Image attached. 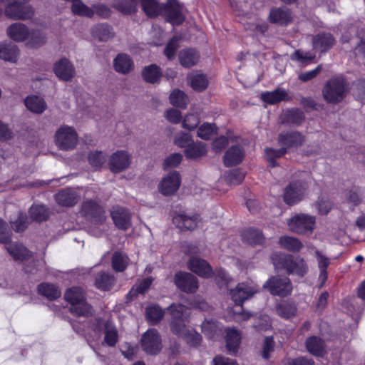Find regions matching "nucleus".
Masks as SVG:
<instances>
[{"mask_svg":"<svg viewBox=\"0 0 365 365\" xmlns=\"http://www.w3.org/2000/svg\"><path fill=\"white\" fill-rule=\"evenodd\" d=\"M272 259L276 269H283L289 275H297L302 278L308 273V264L300 257L274 254L272 255Z\"/></svg>","mask_w":365,"mask_h":365,"instance_id":"1","label":"nucleus"},{"mask_svg":"<svg viewBox=\"0 0 365 365\" xmlns=\"http://www.w3.org/2000/svg\"><path fill=\"white\" fill-rule=\"evenodd\" d=\"M64 298L71 304V312L76 316L88 317L93 314V308L87 303L85 292L81 287L68 289Z\"/></svg>","mask_w":365,"mask_h":365,"instance_id":"2","label":"nucleus"},{"mask_svg":"<svg viewBox=\"0 0 365 365\" xmlns=\"http://www.w3.org/2000/svg\"><path fill=\"white\" fill-rule=\"evenodd\" d=\"M349 90V83L344 77L334 76L326 82L322 89V96L327 103L336 104L343 101Z\"/></svg>","mask_w":365,"mask_h":365,"instance_id":"3","label":"nucleus"},{"mask_svg":"<svg viewBox=\"0 0 365 365\" xmlns=\"http://www.w3.org/2000/svg\"><path fill=\"white\" fill-rule=\"evenodd\" d=\"M304 136L299 132L282 133L278 138V142L282 148L274 149L267 148L264 149V154L267 160L280 158L287 152V148L299 146L304 142Z\"/></svg>","mask_w":365,"mask_h":365,"instance_id":"4","label":"nucleus"},{"mask_svg":"<svg viewBox=\"0 0 365 365\" xmlns=\"http://www.w3.org/2000/svg\"><path fill=\"white\" fill-rule=\"evenodd\" d=\"M54 143L61 150H74L78 143V134L76 130L68 125H62L54 133Z\"/></svg>","mask_w":365,"mask_h":365,"instance_id":"5","label":"nucleus"},{"mask_svg":"<svg viewBox=\"0 0 365 365\" xmlns=\"http://www.w3.org/2000/svg\"><path fill=\"white\" fill-rule=\"evenodd\" d=\"M168 309L171 314L170 329L172 332L182 338L189 331L185 323L187 322L189 314L188 309L182 304H171Z\"/></svg>","mask_w":365,"mask_h":365,"instance_id":"6","label":"nucleus"},{"mask_svg":"<svg viewBox=\"0 0 365 365\" xmlns=\"http://www.w3.org/2000/svg\"><path fill=\"white\" fill-rule=\"evenodd\" d=\"M271 294L285 297L291 294L293 286L291 280L284 276H272L263 284Z\"/></svg>","mask_w":365,"mask_h":365,"instance_id":"7","label":"nucleus"},{"mask_svg":"<svg viewBox=\"0 0 365 365\" xmlns=\"http://www.w3.org/2000/svg\"><path fill=\"white\" fill-rule=\"evenodd\" d=\"M93 329L100 336L104 334V343L110 347L115 346L118 341V333L116 327L109 320L101 318L95 319L92 324Z\"/></svg>","mask_w":365,"mask_h":365,"instance_id":"8","label":"nucleus"},{"mask_svg":"<svg viewBox=\"0 0 365 365\" xmlns=\"http://www.w3.org/2000/svg\"><path fill=\"white\" fill-rule=\"evenodd\" d=\"M30 0H14L5 9V14L13 19L26 20L31 19L34 15V9L25 4Z\"/></svg>","mask_w":365,"mask_h":365,"instance_id":"9","label":"nucleus"},{"mask_svg":"<svg viewBox=\"0 0 365 365\" xmlns=\"http://www.w3.org/2000/svg\"><path fill=\"white\" fill-rule=\"evenodd\" d=\"M315 218L313 216L299 214L288 222L289 229L297 234L311 233L314 230Z\"/></svg>","mask_w":365,"mask_h":365,"instance_id":"10","label":"nucleus"},{"mask_svg":"<svg viewBox=\"0 0 365 365\" xmlns=\"http://www.w3.org/2000/svg\"><path fill=\"white\" fill-rule=\"evenodd\" d=\"M257 292L258 288L255 284L245 282L239 283L235 288L231 289L230 295L235 304L241 306L245 300L249 299Z\"/></svg>","mask_w":365,"mask_h":365,"instance_id":"11","label":"nucleus"},{"mask_svg":"<svg viewBox=\"0 0 365 365\" xmlns=\"http://www.w3.org/2000/svg\"><path fill=\"white\" fill-rule=\"evenodd\" d=\"M163 12L167 21L173 25H180L185 20V9L176 0H168Z\"/></svg>","mask_w":365,"mask_h":365,"instance_id":"12","label":"nucleus"},{"mask_svg":"<svg viewBox=\"0 0 365 365\" xmlns=\"http://www.w3.org/2000/svg\"><path fill=\"white\" fill-rule=\"evenodd\" d=\"M81 212L95 223H103L106 220L103 207L94 200H85L81 206Z\"/></svg>","mask_w":365,"mask_h":365,"instance_id":"13","label":"nucleus"},{"mask_svg":"<svg viewBox=\"0 0 365 365\" xmlns=\"http://www.w3.org/2000/svg\"><path fill=\"white\" fill-rule=\"evenodd\" d=\"M141 346L147 354H157L162 349L161 339L158 331L150 329L145 332L141 338Z\"/></svg>","mask_w":365,"mask_h":365,"instance_id":"14","label":"nucleus"},{"mask_svg":"<svg viewBox=\"0 0 365 365\" xmlns=\"http://www.w3.org/2000/svg\"><path fill=\"white\" fill-rule=\"evenodd\" d=\"M175 285L182 291L187 293H194L198 288L197 279L187 272H177L174 277Z\"/></svg>","mask_w":365,"mask_h":365,"instance_id":"15","label":"nucleus"},{"mask_svg":"<svg viewBox=\"0 0 365 365\" xmlns=\"http://www.w3.org/2000/svg\"><path fill=\"white\" fill-rule=\"evenodd\" d=\"M306 189L305 184L300 181L291 182L285 188L283 195L284 201L289 205L298 202L302 199Z\"/></svg>","mask_w":365,"mask_h":365,"instance_id":"16","label":"nucleus"},{"mask_svg":"<svg viewBox=\"0 0 365 365\" xmlns=\"http://www.w3.org/2000/svg\"><path fill=\"white\" fill-rule=\"evenodd\" d=\"M53 70L56 76L64 81H71L76 73L73 65L66 58L57 61L53 65Z\"/></svg>","mask_w":365,"mask_h":365,"instance_id":"17","label":"nucleus"},{"mask_svg":"<svg viewBox=\"0 0 365 365\" xmlns=\"http://www.w3.org/2000/svg\"><path fill=\"white\" fill-rule=\"evenodd\" d=\"M110 215L118 229L126 230L131 226V215L127 209L119 206L113 207Z\"/></svg>","mask_w":365,"mask_h":365,"instance_id":"18","label":"nucleus"},{"mask_svg":"<svg viewBox=\"0 0 365 365\" xmlns=\"http://www.w3.org/2000/svg\"><path fill=\"white\" fill-rule=\"evenodd\" d=\"M180 185V174L174 171L163 179L160 185V190L164 195H170L178 190Z\"/></svg>","mask_w":365,"mask_h":365,"instance_id":"19","label":"nucleus"},{"mask_svg":"<svg viewBox=\"0 0 365 365\" xmlns=\"http://www.w3.org/2000/svg\"><path fill=\"white\" fill-rule=\"evenodd\" d=\"M6 34L14 41L23 42L29 38L30 30L24 24L14 23L7 28Z\"/></svg>","mask_w":365,"mask_h":365,"instance_id":"20","label":"nucleus"},{"mask_svg":"<svg viewBox=\"0 0 365 365\" xmlns=\"http://www.w3.org/2000/svg\"><path fill=\"white\" fill-rule=\"evenodd\" d=\"M188 267L200 277L208 278L212 275V268L205 259L192 257L188 262Z\"/></svg>","mask_w":365,"mask_h":365,"instance_id":"21","label":"nucleus"},{"mask_svg":"<svg viewBox=\"0 0 365 365\" xmlns=\"http://www.w3.org/2000/svg\"><path fill=\"white\" fill-rule=\"evenodd\" d=\"M113 66L117 73L128 74L133 70L134 63L128 54L119 53L113 59Z\"/></svg>","mask_w":365,"mask_h":365,"instance_id":"22","label":"nucleus"},{"mask_svg":"<svg viewBox=\"0 0 365 365\" xmlns=\"http://www.w3.org/2000/svg\"><path fill=\"white\" fill-rule=\"evenodd\" d=\"M334 43L335 38L329 33H319L312 38L313 48L321 52L329 50Z\"/></svg>","mask_w":365,"mask_h":365,"instance_id":"23","label":"nucleus"},{"mask_svg":"<svg viewBox=\"0 0 365 365\" xmlns=\"http://www.w3.org/2000/svg\"><path fill=\"white\" fill-rule=\"evenodd\" d=\"M19 56L18 46L7 41L0 42V58L8 62L16 63Z\"/></svg>","mask_w":365,"mask_h":365,"instance_id":"24","label":"nucleus"},{"mask_svg":"<svg viewBox=\"0 0 365 365\" xmlns=\"http://www.w3.org/2000/svg\"><path fill=\"white\" fill-rule=\"evenodd\" d=\"M173 223L180 230H192L196 228L198 215H187L185 213L176 215L173 219Z\"/></svg>","mask_w":365,"mask_h":365,"instance_id":"25","label":"nucleus"},{"mask_svg":"<svg viewBox=\"0 0 365 365\" xmlns=\"http://www.w3.org/2000/svg\"><path fill=\"white\" fill-rule=\"evenodd\" d=\"M55 199L59 205L72 207L78 202V195L71 189H63L56 195Z\"/></svg>","mask_w":365,"mask_h":365,"instance_id":"26","label":"nucleus"},{"mask_svg":"<svg viewBox=\"0 0 365 365\" xmlns=\"http://www.w3.org/2000/svg\"><path fill=\"white\" fill-rule=\"evenodd\" d=\"M269 18L271 22L280 25H286L292 19V14L287 8L272 9Z\"/></svg>","mask_w":365,"mask_h":365,"instance_id":"27","label":"nucleus"},{"mask_svg":"<svg viewBox=\"0 0 365 365\" xmlns=\"http://www.w3.org/2000/svg\"><path fill=\"white\" fill-rule=\"evenodd\" d=\"M24 103L28 110L36 114L43 113L47 105L43 98L37 96H30L26 98Z\"/></svg>","mask_w":365,"mask_h":365,"instance_id":"28","label":"nucleus"},{"mask_svg":"<svg viewBox=\"0 0 365 365\" xmlns=\"http://www.w3.org/2000/svg\"><path fill=\"white\" fill-rule=\"evenodd\" d=\"M319 269V280L321 282L319 287H322L327 279V269L330 264V259L318 250L314 251Z\"/></svg>","mask_w":365,"mask_h":365,"instance_id":"29","label":"nucleus"},{"mask_svg":"<svg viewBox=\"0 0 365 365\" xmlns=\"http://www.w3.org/2000/svg\"><path fill=\"white\" fill-rule=\"evenodd\" d=\"M200 58L199 53L192 48H185L179 53L180 64L185 68H190L195 65Z\"/></svg>","mask_w":365,"mask_h":365,"instance_id":"30","label":"nucleus"},{"mask_svg":"<svg viewBox=\"0 0 365 365\" xmlns=\"http://www.w3.org/2000/svg\"><path fill=\"white\" fill-rule=\"evenodd\" d=\"M226 335V347L230 354H235L237 352L241 340L240 332L235 329H227Z\"/></svg>","mask_w":365,"mask_h":365,"instance_id":"31","label":"nucleus"},{"mask_svg":"<svg viewBox=\"0 0 365 365\" xmlns=\"http://www.w3.org/2000/svg\"><path fill=\"white\" fill-rule=\"evenodd\" d=\"M6 248L15 260L24 261L31 257L30 251L22 245L10 242L6 245Z\"/></svg>","mask_w":365,"mask_h":365,"instance_id":"32","label":"nucleus"},{"mask_svg":"<svg viewBox=\"0 0 365 365\" xmlns=\"http://www.w3.org/2000/svg\"><path fill=\"white\" fill-rule=\"evenodd\" d=\"M92 36L100 41H107L114 36V32L111 26L108 24H101L92 28Z\"/></svg>","mask_w":365,"mask_h":365,"instance_id":"33","label":"nucleus"},{"mask_svg":"<svg viewBox=\"0 0 365 365\" xmlns=\"http://www.w3.org/2000/svg\"><path fill=\"white\" fill-rule=\"evenodd\" d=\"M115 277L108 272H100L96 274L95 279L96 287L101 290H110L115 284Z\"/></svg>","mask_w":365,"mask_h":365,"instance_id":"34","label":"nucleus"},{"mask_svg":"<svg viewBox=\"0 0 365 365\" xmlns=\"http://www.w3.org/2000/svg\"><path fill=\"white\" fill-rule=\"evenodd\" d=\"M261 98L267 103L275 104L287 100L288 98V94L285 90L277 88L273 91L262 93L261 94Z\"/></svg>","mask_w":365,"mask_h":365,"instance_id":"35","label":"nucleus"},{"mask_svg":"<svg viewBox=\"0 0 365 365\" xmlns=\"http://www.w3.org/2000/svg\"><path fill=\"white\" fill-rule=\"evenodd\" d=\"M306 347L310 354L320 356L324 351V341L318 336H311L306 340Z\"/></svg>","mask_w":365,"mask_h":365,"instance_id":"36","label":"nucleus"},{"mask_svg":"<svg viewBox=\"0 0 365 365\" xmlns=\"http://www.w3.org/2000/svg\"><path fill=\"white\" fill-rule=\"evenodd\" d=\"M190 85L196 91H202L208 86V79L202 73H192L187 76Z\"/></svg>","mask_w":365,"mask_h":365,"instance_id":"37","label":"nucleus"},{"mask_svg":"<svg viewBox=\"0 0 365 365\" xmlns=\"http://www.w3.org/2000/svg\"><path fill=\"white\" fill-rule=\"evenodd\" d=\"M38 293L49 300H55L61 297L59 288L53 284L41 283L38 286Z\"/></svg>","mask_w":365,"mask_h":365,"instance_id":"38","label":"nucleus"},{"mask_svg":"<svg viewBox=\"0 0 365 365\" xmlns=\"http://www.w3.org/2000/svg\"><path fill=\"white\" fill-rule=\"evenodd\" d=\"M279 243L281 247L292 252H299L303 247V244L299 239L290 236L281 237Z\"/></svg>","mask_w":365,"mask_h":365,"instance_id":"39","label":"nucleus"},{"mask_svg":"<svg viewBox=\"0 0 365 365\" xmlns=\"http://www.w3.org/2000/svg\"><path fill=\"white\" fill-rule=\"evenodd\" d=\"M129 263V258L125 253L115 252L111 259L112 268L117 272H123Z\"/></svg>","mask_w":365,"mask_h":365,"instance_id":"40","label":"nucleus"},{"mask_svg":"<svg viewBox=\"0 0 365 365\" xmlns=\"http://www.w3.org/2000/svg\"><path fill=\"white\" fill-rule=\"evenodd\" d=\"M242 240L250 245H261L264 240V235L259 230L249 228L242 234Z\"/></svg>","mask_w":365,"mask_h":365,"instance_id":"41","label":"nucleus"},{"mask_svg":"<svg viewBox=\"0 0 365 365\" xmlns=\"http://www.w3.org/2000/svg\"><path fill=\"white\" fill-rule=\"evenodd\" d=\"M207 152L206 145L202 142L191 143L185 149V155L188 158H199L204 157Z\"/></svg>","mask_w":365,"mask_h":365,"instance_id":"42","label":"nucleus"},{"mask_svg":"<svg viewBox=\"0 0 365 365\" xmlns=\"http://www.w3.org/2000/svg\"><path fill=\"white\" fill-rule=\"evenodd\" d=\"M283 123L299 125L304 120V113L298 109H291L284 111L282 115Z\"/></svg>","mask_w":365,"mask_h":365,"instance_id":"43","label":"nucleus"},{"mask_svg":"<svg viewBox=\"0 0 365 365\" xmlns=\"http://www.w3.org/2000/svg\"><path fill=\"white\" fill-rule=\"evenodd\" d=\"M142 76L146 82L155 83L161 76L160 68L155 64L145 66L142 71Z\"/></svg>","mask_w":365,"mask_h":365,"instance_id":"44","label":"nucleus"},{"mask_svg":"<svg viewBox=\"0 0 365 365\" xmlns=\"http://www.w3.org/2000/svg\"><path fill=\"white\" fill-rule=\"evenodd\" d=\"M29 215L33 220L38 222L46 221L49 217V211L43 205H34L29 209Z\"/></svg>","mask_w":365,"mask_h":365,"instance_id":"45","label":"nucleus"},{"mask_svg":"<svg viewBox=\"0 0 365 365\" xmlns=\"http://www.w3.org/2000/svg\"><path fill=\"white\" fill-rule=\"evenodd\" d=\"M170 103L180 108L184 109L187 107L189 99L187 95L179 89H175L170 95Z\"/></svg>","mask_w":365,"mask_h":365,"instance_id":"46","label":"nucleus"},{"mask_svg":"<svg viewBox=\"0 0 365 365\" xmlns=\"http://www.w3.org/2000/svg\"><path fill=\"white\" fill-rule=\"evenodd\" d=\"M245 176V172L240 168H232L225 173V180L229 185L240 184Z\"/></svg>","mask_w":365,"mask_h":365,"instance_id":"47","label":"nucleus"},{"mask_svg":"<svg viewBox=\"0 0 365 365\" xmlns=\"http://www.w3.org/2000/svg\"><path fill=\"white\" fill-rule=\"evenodd\" d=\"M139 0H122L113 3V6L125 14H130L136 11Z\"/></svg>","mask_w":365,"mask_h":365,"instance_id":"48","label":"nucleus"},{"mask_svg":"<svg viewBox=\"0 0 365 365\" xmlns=\"http://www.w3.org/2000/svg\"><path fill=\"white\" fill-rule=\"evenodd\" d=\"M146 316L149 323L155 325L163 319L164 311L159 305H152L146 308Z\"/></svg>","mask_w":365,"mask_h":365,"instance_id":"49","label":"nucleus"},{"mask_svg":"<svg viewBox=\"0 0 365 365\" xmlns=\"http://www.w3.org/2000/svg\"><path fill=\"white\" fill-rule=\"evenodd\" d=\"M297 309L294 304L282 303L277 307V314L284 319H289L296 315Z\"/></svg>","mask_w":365,"mask_h":365,"instance_id":"50","label":"nucleus"},{"mask_svg":"<svg viewBox=\"0 0 365 365\" xmlns=\"http://www.w3.org/2000/svg\"><path fill=\"white\" fill-rule=\"evenodd\" d=\"M141 5L144 12L150 17L156 16L162 10L155 0H141Z\"/></svg>","mask_w":365,"mask_h":365,"instance_id":"51","label":"nucleus"},{"mask_svg":"<svg viewBox=\"0 0 365 365\" xmlns=\"http://www.w3.org/2000/svg\"><path fill=\"white\" fill-rule=\"evenodd\" d=\"M28 43L31 46H41L46 41V34L41 30L30 31V35L27 39Z\"/></svg>","mask_w":365,"mask_h":365,"instance_id":"52","label":"nucleus"},{"mask_svg":"<svg viewBox=\"0 0 365 365\" xmlns=\"http://www.w3.org/2000/svg\"><path fill=\"white\" fill-rule=\"evenodd\" d=\"M217 131L215 124L204 123L197 130V136L203 140L210 139Z\"/></svg>","mask_w":365,"mask_h":365,"instance_id":"53","label":"nucleus"},{"mask_svg":"<svg viewBox=\"0 0 365 365\" xmlns=\"http://www.w3.org/2000/svg\"><path fill=\"white\" fill-rule=\"evenodd\" d=\"M315 57V55L309 51H302L301 50L295 51L291 55V59L297 61L299 64H307L312 61Z\"/></svg>","mask_w":365,"mask_h":365,"instance_id":"54","label":"nucleus"},{"mask_svg":"<svg viewBox=\"0 0 365 365\" xmlns=\"http://www.w3.org/2000/svg\"><path fill=\"white\" fill-rule=\"evenodd\" d=\"M245 29L250 30L256 34H263L267 30V24L264 21L256 20L243 23Z\"/></svg>","mask_w":365,"mask_h":365,"instance_id":"55","label":"nucleus"},{"mask_svg":"<svg viewBox=\"0 0 365 365\" xmlns=\"http://www.w3.org/2000/svg\"><path fill=\"white\" fill-rule=\"evenodd\" d=\"M29 222L27 216L25 214L20 213L17 220L11 222V227L15 232H21L27 228Z\"/></svg>","mask_w":365,"mask_h":365,"instance_id":"56","label":"nucleus"},{"mask_svg":"<svg viewBox=\"0 0 365 365\" xmlns=\"http://www.w3.org/2000/svg\"><path fill=\"white\" fill-rule=\"evenodd\" d=\"M244 157V149L240 145H234L227 151L224 160H242Z\"/></svg>","mask_w":365,"mask_h":365,"instance_id":"57","label":"nucleus"},{"mask_svg":"<svg viewBox=\"0 0 365 365\" xmlns=\"http://www.w3.org/2000/svg\"><path fill=\"white\" fill-rule=\"evenodd\" d=\"M200 123L199 116L195 113H188L184 118L182 125L184 128L192 130L197 128Z\"/></svg>","mask_w":365,"mask_h":365,"instance_id":"58","label":"nucleus"},{"mask_svg":"<svg viewBox=\"0 0 365 365\" xmlns=\"http://www.w3.org/2000/svg\"><path fill=\"white\" fill-rule=\"evenodd\" d=\"M182 339L192 346H198L202 340L200 334L193 330H189Z\"/></svg>","mask_w":365,"mask_h":365,"instance_id":"59","label":"nucleus"},{"mask_svg":"<svg viewBox=\"0 0 365 365\" xmlns=\"http://www.w3.org/2000/svg\"><path fill=\"white\" fill-rule=\"evenodd\" d=\"M274 349V341L272 336H266L264 340L262 356L264 359H268L270 353Z\"/></svg>","mask_w":365,"mask_h":365,"instance_id":"60","label":"nucleus"},{"mask_svg":"<svg viewBox=\"0 0 365 365\" xmlns=\"http://www.w3.org/2000/svg\"><path fill=\"white\" fill-rule=\"evenodd\" d=\"M138 348L133 346L128 343H124L120 348L121 354L128 360H133L137 353Z\"/></svg>","mask_w":365,"mask_h":365,"instance_id":"61","label":"nucleus"},{"mask_svg":"<svg viewBox=\"0 0 365 365\" xmlns=\"http://www.w3.org/2000/svg\"><path fill=\"white\" fill-rule=\"evenodd\" d=\"M192 142L191 135L188 133H180L175 139V144L180 148H187Z\"/></svg>","mask_w":365,"mask_h":365,"instance_id":"62","label":"nucleus"},{"mask_svg":"<svg viewBox=\"0 0 365 365\" xmlns=\"http://www.w3.org/2000/svg\"><path fill=\"white\" fill-rule=\"evenodd\" d=\"M11 241V232L7 224L0 219V242L7 244Z\"/></svg>","mask_w":365,"mask_h":365,"instance_id":"63","label":"nucleus"},{"mask_svg":"<svg viewBox=\"0 0 365 365\" xmlns=\"http://www.w3.org/2000/svg\"><path fill=\"white\" fill-rule=\"evenodd\" d=\"M178 38L173 37L165 48V54L168 58L171 59L175 56V51L178 48Z\"/></svg>","mask_w":365,"mask_h":365,"instance_id":"64","label":"nucleus"}]
</instances>
